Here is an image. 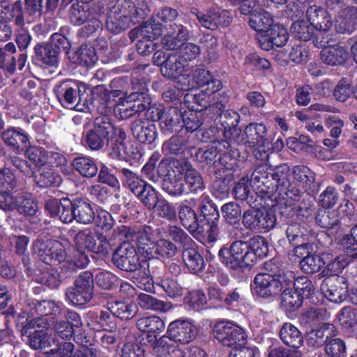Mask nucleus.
Returning <instances> with one entry per match:
<instances>
[{
    "mask_svg": "<svg viewBox=\"0 0 357 357\" xmlns=\"http://www.w3.org/2000/svg\"><path fill=\"white\" fill-rule=\"evenodd\" d=\"M290 31L294 37L299 40L307 42L312 40L314 43H318L317 29L308 21L298 19L290 26Z\"/></svg>",
    "mask_w": 357,
    "mask_h": 357,
    "instance_id": "nucleus-40",
    "label": "nucleus"
},
{
    "mask_svg": "<svg viewBox=\"0 0 357 357\" xmlns=\"http://www.w3.org/2000/svg\"><path fill=\"white\" fill-rule=\"evenodd\" d=\"M68 197L56 199L50 197L45 201V211L50 215L51 218H59V220L66 223V217L67 215L65 206L69 204Z\"/></svg>",
    "mask_w": 357,
    "mask_h": 357,
    "instance_id": "nucleus-57",
    "label": "nucleus"
},
{
    "mask_svg": "<svg viewBox=\"0 0 357 357\" xmlns=\"http://www.w3.org/2000/svg\"><path fill=\"white\" fill-rule=\"evenodd\" d=\"M192 80L195 85L192 87L203 89L208 94H215L222 91L221 80L213 75L212 73L206 69L197 68L192 74Z\"/></svg>",
    "mask_w": 357,
    "mask_h": 357,
    "instance_id": "nucleus-28",
    "label": "nucleus"
},
{
    "mask_svg": "<svg viewBox=\"0 0 357 357\" xmlns=\"http://www.w3.org/2000/svg\"><path fill=\"white\" fill-rule=\"evenodd\" d=\"M323 282L328 287L326 296L331 302L340 303L344 301L348 292V284L344 278H327Z\"/></svg>",
    "mask_w": 357,
    "mask_h": 357,
    "instance_id": "nucleus-33",
    "label": "nucleus"
},
{
    "mask_svg": "<svg viewBox=\"0 0 357 357\" xmlns=\"http://www.w3.org/2000/svg\"><path fill=\"white\" fill-rule=\"evenodd\" d=\"M198 334V328L191 321L183 319L174 320L169 324L166 337L185 344L193 341Z\"/></svg>",
    "mask_w": 357,
    "mask_h": 357,
    "instance_id": "nucleus-18",
    "label": "nucleus"
},
{
    "mask_svg": "<svg viewBox=\"0 0 357 357\" xmlns=\"http://www.w3.org/2000/svg\"><path fill=\"white\" fill-rule=\"evenodd\" d=\"M16 52V46L13 42L0 45V69H2L3 72L10 75L15 73L16 70L15 54Z\"/></svg>",
    "mask_w": 357,
    "mask_h": 357,
    "instance_id": "nucleus-54",
    "label": "nucleus"
},
{
    "mask_svg": "<svg viewBox=\"0 0 357 357\" xmlns=\"http://www.w3.org/2000/svg\"><path fill=\"white\" fill-rule=\"evenodd\" d=\"M161 154L155 151L148 162L143 166L142 172L151 181L156 183L172 174L170 172V162L167 158L160 160Z\"/></svg>",
    "mask_w": 357,
    "mask_h": 357,
    "instance_id": "nucleus-17",
    "label": "nucleus"
},
{
    "mask_svg": "<svg viewBox=\"0 0 357 357\" xmlns=\"http://www.w3.org/2000/svg\"><path fill=\"white\" fill-rule=\"evenodd\" d=\"M86 325L95 331L114 332L117 328V324L114 315L107 310H89L86 313Z\"/></svg>",
    "mask_w": 357,
    "mask_h": 357,
    "instance_id": "nucleus-24",
    "label": "nucleus"
},
{
    "mask_svg": "<svg viewBox=\"0 0 357 357\" xmlns=\"http://www.w3.org/2000/svg\"><path fill=\"white\" fill-rule=\"evenodd\" d=\"M29 305L31 310H33L40 317L60 316L64 308V305L61 302H56L52 300L33 301L29 303Z\"/></svg>",
    "mask_w": 357,
    "mask_h": 357,
    "instance_id": "nucleus-52",
    "label": "nucleus"
},
{
    "mask_svg": "<svg viewBox=\"0 0 357 357\" xmlns=\"http://www.w3.org/2000/svg\"><path fill=\"white\" fill-rule=\"evenodd\" d=\"M256 34V40L259 47L266 51L271 50L274 46L282 47L289 40L287 29L282 25L274 24L266 31Z\"/></svg>",
    "mask_w": 357,
    "mask_h": 357,
    "instance_id": "nucleus-16",
    "label": "nucleus"
},
{
    "mask_svg": "<svg viewBox=\"0 0 357 357\" xmlns=\"http://www.w3.org/2000/svg\"><path fill=\"white\" fill-rule=\"evenodd\" d=\"M96 206L87 197H73L69 199V204L65 206L67 215L66 223L73 220L83 225H89L94 222Z\"/></svg>",
    "mask_w": 357,
    "mask_h": 357,
    "instance_id": "nucleus-10",
    "label": "nucleus"
},
{
    "mask_svg": "<svg viewBox=\"0 0 357 357\" xmlns=\"http://www.w3.org/2000/svg\"><path fill=\"white\" fill-rule=\"evenodd\" d=\"M177 342L165 335L158 340V352L161 357H185V352L181 349Z\"/></svg>",
    "mask_w": 357,
    "mask_h": 357,
    "instance_id": "nucleus-64",
    "label": "nucleus"
},
{
    "mask_svg": "<svg viewBox=\"0 0 357 357\" xmlns=\"http://www.w3.org/2000/svg\"><path fill=\"white\" fill-rule=\"evenodd\" d=\"M36 185L40 189L56 188L62 182L61 175L54 169L45 167L40 169L38 173L33 176Z\"/></svg>",
    "mask_w": 357,
    "mask_h": 357,
    "instance_id": "nucleus-49",
    "label": "nucleus"
},
{
    "mask_svg": "<svg viewBox=\"0 0 357 357\" xmlns=\"http://www.w3.org/2000/svg\"><path fill=\"white\" fill-rule=\"evenodd\" d=\"M33 248L40 261L47 265L52 266L56 263L61 265L66 257V248L58 240L38 238L33 243Z\"/></svg>",
    "mask_w": 357,
    "mask_h": 357,
    "instance_id": "nucleus-8",
    "label": "nucleus"
},
{
    "mask_svg": "<svg viewBox=\"0 0 357 357\" xmlns=\"http://www.w3.org/2000/svg\"><path fill=\"white\" fill-rule=\"evenodd\" d=\"M294 179L298 182L307 195L314 197L320 189V183L316 181V174L307 166L296 165L293 168Z\"/></svg>",
    "mask_w": 357,
    "mask_h": 357,
    "instance_id": "nucleus-29",
    "label": "nucleus"
},
{
    "mask_svg": "<svg viewBox=\"0 0 357 357\" xmlns=\"http://www.w3.org/2000/svg\"><path fill=\"white\" fill-rule=\"evenodd\" d=\"M70 59L73 63L90 68L94 66L98 58L93 45L90 43H84L74 52Z\"/></svg>",
    "mask_w": 357,
    "mask_h": 357,
    "instance_id": "nucleus-41",
    "label": "nucleus"
},
{
    "mask_svg": "<svg viewBox=\"0 0 357 357\" xmlns=\"http://www.w3.org/2000/svg\"><path fill=\"white\" fill-rule=\"evenodd\" d=\"M232 143L238 144V140L230 141L229 147L222 145V151L218 156V163L221 165V167L216 170L234 174L236 168L238 167V158L240 157V153L237 149L232 148Z\"/></svg>",
    "mask_w": 357,
    "mask_h": 357,
    "instance_id": "nucleus-39",
    "label": "nucleus"
},
{
    "mask_svg": "<svg viewBox=\"0 0 357 357\" xmlns=\"http://www.w3.org/2000/svg\"><path fill=\"white\" fill-rule=\"evenodd\" d=\"M182 116L183 112L176 107L165 109L160 122L162 130L169 132L178 131L181 128Z\"/></svg>",
    "mask_w": 357,
    "mask_h": 357,
    "instance_id": "nucleus-58",
    "label": "nucleus"
},
{
    "mask_svg": "<svg viewBox=\"0 0 357 357\" xmlns=\"http://www.w3.org/2000/svg\"><path fill=\"white\" fill-rule=\"evenodd\" d=\"M280 338L287 346L298 349L303 344V337L298 328L290 323H285L280 330Z\"/></svg>",
    "mask_w": 357,
    "mask_h": 357,
    "instance_id": "nucleus-53",
    "label": "nucleus"
},
{
    "mask_svg": "<svg viewBox=\"0 0 357 357\" xmlns=\"http://www.w3.org/2000/svg\"><path fill=\"white\" fill-rule=\"evenodd\" d=\"M122 17L130 18L135 24L144 20L150 13V8L146 1H133L125 0L112 7L109 10Z\"/></svg>",
    "mask_w": 357,
    "mask_h": 357,
    "instance_id": "nucleus-14",
    "label": "nucleus"
},
{
    "mask_svg": "<svg viewBox=\"0 0 357 357\" xmlns=\"http://www.w3.org/2000/svg\"><path fill=\"white\" fill-rule=\"evenodd\" d=\"M286 236L291 245L304 244L314 238V232L297 222H291L287 225Z\"/></svg>",
    "mask_w": 357,
    "mask_h": 357,
    "instance_id": "nucleus-44",
    "label": "nucleus"
},
{
    "mask_svg": "<svg viewBox=\"0 0 357 357\" xmlns=\"http://www.w3.org/2000/svg\"><path fill=\"white\" fill-rule=\"evenodd\" d=\"M189 111L183 112L181 128H185L188 132H198L206 121L204 112L198 109V107L192 105Z\"/></svg>",
    "mask_w": 357,
    "mask_h": 357,
    "instance_id": "nucleus-51",
    "label": "nucleus"
},
{
    "mask_svg": "<svg viewBox=\"0 0 357 357\" xmlns=\"http://www.w3.org/2000/svg\"><path fill=\"white\" fill-rule=\"evenodd\" d=\"M121 172L123 187L133 194L149 210L155 209L158 204L160 193L133 171L123 168Z\"/></svg>",
    "mask_w": 357,
    "mask_h": 357,
    "instance_id": "nucleus-5",
    "label": "nucleus"
},
{
    "mask_svg": "<svg viewBox=\"0 0 357 357\" xmlns=\"http://www.w3.org/2000/svg\"><path fill=\"white\" fill-rule=\"evenodd\" d=\"M274 211L265 208H250L243 211L242 225L251 232L265 234L276 225Z\"/></svg>",
    "mask_w": 357,
    "mask_h": 357,
    "instance_id": "nucleus-7",
    "label": "nucleus"
},
{
    "mask_svg": "<svg viewBox=\"0 0 357 357\" xmlns=\"http://www.w3.org/2000/svg\"><path fill=\"white\" fill-rule=\"evenodd\" d=\"M90 89L84 84L66 80L54 88V93L59 103L66 109L83 111L88 105Z\"/></svg>",
    "mask_w": 357,
    "mask_h": 357,
    "instance_id": "nucleus-4",
    "label": "nucleus"
},
{
    "mask_svg": "<svg viewBox=\"0 0 357 357\" xmlns=\"http://www.w3.org/2000/svg\"><path fill=\"white\" fill-rule=\"evenodd\" d=\"M126 133L123 128L117 130L115 135L107 142L109 155L113 159L122 160L126 159L128 146L126 144Z\"/></svg>",
    "mask_w": 357,
    "mask_h": 357,
    "instance_id": "nucleus-50",
    "label": "nucleus"
},
{
    "mask_svg": "<svg viewBox=\"0 0 357 357\" xmlns=\"http://www.w3.org/2000/svg\"><path fill=\"white\" fill-rule=\"evenodd\" d=\"M337 317L341 331L350 337L357 336V310L352 306L343 307Z\"/></svg>",
    "mask_w": 357,
    "mask_h": 357,
    "instance_id": "nucleus-38",
    "label": "nucleus"
},
{
    "mask_svg": "<svg viewBox=\"0 0 357 357\" xmlns=\"http://www.w3.org/2000/svg\"><path fill=\"white\" fill-rule=\"evenodd\" d=\"M220 211L227 225L232 226L236 229H243L241 227L243 213L241 207L238 204L234 202L225 203L221 206Z\"/></svg>",
    "mask_w": 357,
    "mask_h": 357,
    "instance_id": "nucleus-56",
    "label": "nucleus"
},
{
    "mask_svg": "<svg viewBox=\"0 0 357 357\" xmlns=\"http://www.w3.org/2000/svg\"><path fill=\"white\" fill-rule=\"evenodd\" d=\"M71 165L73 169L82 177L92 178L97 176L98 166L96 160L87 155H79L75 157Z\"/></svg>",
    "mask_w": 357,
    "mask_h": 357,
    "instance_id": "nucleus-46",
    "label": "nucleus"
},
{
    "mask_svg": "<svg viewBox=\"0 0 357 357\" xmlns=\"http://www.w3.org/2000/svg\"><path fill=\"white\" fill-rule=\"evenodd\" d=\"M90 259L86 250L75 245L72 251L67 254L63 263L60 265L61 273L66 278L73 277L79 269L84 268L89 264Z\"/></svg>",
    "mask_w": 357,
    "mask_h": 357,
    "instance_id": "nucleus-20",
    "label": "nucleus"
},
{
    "mask_svg": "<svg viewBox=\"0 0 357 357\" xmlns=\"http://www.w3.org/2000/svg\"><path fill=\"white\" fill-rule=\"evenodd\" d=\"M222 141L218 145L212 146L207 149L202 148H196L195 146L190 149V157L195 161L202 164V166L208 165L213 166L218 162V156L222 151Z\"/></svg>",
    "mask_w": 357,
    "mask_h": 357,
    "instance_id": "nucleus-45",
    "label": "nucleus"
},
{
    "mask_svg": "<svg viewBox=\"0 0 357 357\" xmlns=\"http://www.w3.org/2000/svg\"><path fill=\"white\" fill-rule=\"evenodd\" d=\"M121 128L114 125L112 120L107 115L98 116L94 119L93 125L91 129L96 131L100 136H102L107 142L112 135H115L118 130Z\"/></svg>",
    "mask_w": 357,
    "mask_h": 357,
    "instance_id": "nucleus-63",
    "label": "nucleus"
},
{
    "mask_svg": "<svg viewBox=\"0 0 357 357\" xmlns=\"http://www.w3.org/2000/svg\"><path fill=\"white\" fill-rule=\"evenodd\" d=\"M248 24L252 29L256 31V34H264L263 31H266L274 24V20L270 13L264 9H259V10L251 14Z\"/></svg>",
    "mask_w": 357,
    "mask_h": 357,
    "instance_id": "nucleus-59",
    "label": "nucleus"
},
{
    "mask_svg": "<svg viewBox=\"0 0 357 357\" xmlns=\"http://www.w3.org/2000/svg\"><path fill=\"white\" fill-rule=\"evenodd\" d=\"M114 265L121 271L132 272L144 266H149L146 259H140L136 248L128 244L119 247L112 254Z\"/></svg>",
    "mask_w": 357,
    "mask_h": 357,
    "instance_id": "nucleus-13",
    "label": "nucleus"
},
{
    "mask_svg": "<svg viewBox=\"0 0 357 357\" xmlns=\"http://www.w3.org/2000/svg\"><path fill=\"white\" fill-rule=\"evenodd\" d=\"M61 275H63L61 271L59 272L56 268L45 267L40 269L38 273H35L32 280L51 289H57L62 282Z\"/></svg>",
    "mask_w": 357,
    "mask_h": 357,
    "instance_id": "nucleus-48",
    "label": "nucleus"
},
{
    "mask_svg": "<svg viewBox=\"0 0 357 357\" xmlns=\"http://www.w3.org/2000/svg\"><path fill=\"white\" fill-rule=\"evenodd\" d=\"M75 245L96 254L107 256L109 253L110 243L106 236L90 229L79 231L75 236Z\"/></svg>",
    "mask_w": 357,
    "mask_h": 357,
    "instance_id": "nucleus-12",
    "label": "nucleus"
},
{
    "mask_svg": "<svg viewBox=\"0 0 357 357\" xmlns=\"http://www.w3.org/2000/svg\"><path fill=\"white\" fill-rule=\"evenodd\" d=\"M131 91L130 93L126 96L128 100H140L146 105L149 103L150 97L148 94V84L144 77H132Z\"/></svg>",
    "mask_w": 357,
    "mask_h": 357,
    "instance_id": "nucleus-61",
    "label": "nucleus"
},
{
    "mask_svg": "<svg viewBox=\"0 0 357 357\" xmlns=\"http://www.w3.org/2000/svg\"><path fill=\"white\" fill-rule=\"evenodd\" d=\"M9 211H16L26 218H33L38 211V202L30 192H15L13 194V201Z\"/></svg>",
    "mask_w": 357,
    "mask_h": 357,
    "instance_id": "nucleus-26",
    "label": "nucleus"
},
{
    "mask_svg": "<svg viewBox=\"0 0 357 357\" xmlns=\"http://www.w3.org/2000/svg\"><path fill=\"white\" fill-rule=\"evenodd\" d=\"M306 17L319 32H326L332 27L331 16L327 10L321 6L312 5L308 7Z\"/></svg>",
    "mask_w": 357,
    "mask_h": 357,
    "instance_id": "nucleus-34",
    "label": "nucleus"
},
{
    "mask_svg": "<svg viewBox=\"0 0 357 357\" xmlns=\"http://www.w3.org/2000/svg\"><path fill=\"white\" fill-rule=\"evenodd\" d=\"M33 64L43 68L57 67L60 58L47 42L38 43L31 56Z\"/></svg>",
    "mask_w": 357,
    "mask_h": 357,
    "instance_id": "nucleus-27",
    "label": "nucleus"
},
{
    "mask_svg": "<svg viewBox=\"0 0 357 357\" xmlns=\"http://www.w3.org/2000/svg\"><path fill=\"white\" fill-rule=\"evenodd\" d=\"M94 296L93 275L90 271L81 272L72 286L65 291L66 301L80 309L85 308Z\"/></svg>",
    "mask_w": 357,
    "mask_h": 357,
    "instance_id": "nucleus-6",
    "label": "nucleus"
},
{
    "mask_svg": "<svg viewBox=\"0 0 357 357\" xmlns=\"http://www.w3.org/2000/svg\"><path fill=\"white\" fill-rule=\"evenodd\" d=\"M12 20L18 26L24 24L23 3L16 1L10 5L7 1H0V22H8Z\"/></svg>",
    "mask_w": 357,
    "mask_h": 357,
    "instance_id": "nucleus-37",
    "label": "nucleus"
},
{
    "mask_svg": "<svg viewBox=\"0 0 357 357\" xmlns=\"http://www.w3.org/2000/svg\"><path fill=\"white\" fill-rule=\"evenodd\" d=\"M209 301L218 307H233L244 300V296L240 288H234L229 292H225L218 286L209 287L207 289Z\"/></svg>",
    "mask_w": 357,
    "mask_h": 357,
    "instance_id": "nucleus-22",
    "label": "nucleus"
},
{
    "mask_svg": "<svg viewBox=\"0 0 357 357\" xmlns=\"http://www.w3.org/2000/svg\"><path fill=\"white\" fill-rule=\"evenodd\" d=\"M188 67V63L184 62L177 54H172L166 57L160 71L163 77L175 80L183 76Z\"/></svg>",
    "mask_w": 357,
    "mask_h": 357,
    "instance_id": "nucleus-36",
    "label": "nucleus"
},
{
    "mask_svg": "<svg viewBox=\"0 0 357 357\" xmlns=\"http://www.w3.org/2000/svg\"><path fill=\"white\" fill-rule=\"evenodd\" d=\"M1 137L13 151H22L30 144L28 133L20 127H8L1 132Z\"/></svg>",
    "mask_w": 357,
    "mask_h": 357,
    "instance_id": "nucleus-30",
    "label": "nucleus"
},
{
    "mask_svg": "<svg viewBox=\"0 0 357 357\" xmlns=\"http://www.w3.org/2000/svg\"><path fill=\"white\" fill-rule=\"evenodd\" d=\"M272 274L257 273L250 284L252 294L257 299L270 300L278 295Z\"/></svg>",
    "mask_w": 357,
    "mask_h": 357,
    "instance_id": "nucleus-25",
    "label": "nucleus"
},
{
    "mask_svg": "<svg viewBox=\"0 0 357 357\" xmlns=\"http://www.w3.org/2000/svg\"><path fill=\"white\" fill-rule=\"evenodd\" d=\"M322 62L328 66L343 65L348 59L349 52L342 46L335 44L324 46L320 54Z\"/></svg>",
    "mask_w": 357,
    "mask_h": 357,
    "instance_id": "nucleus-42",
    "label": "nucleus"
},
{
    "mask_svg": "<svg viewBox=\"0 0 357 357\" xmlns=\"http://www.w3.org/2000/svg\"><path fill=\"white\" fill-rule=\"evenodd\" d=\"M124 83L123 77H116L111 81L110 90L98 89L92 92L93 104L102 105L103 107H116V103L113 104V102H115L116 98H119V102H122L126 93L123 89H118V87L122 86Z\"/></svg>",
    "mask_w": 357,
    "mask_h": 357,
    "instance_id": "nucleus-19",
    "label": "nucleus"
},
{
    "mask_svg": "<svg viewBox=\"0 0 357 357\" xmlns=\"http://www.w3.org/2000/svg\"><path fill=\"white\" fill-rule=\"evenodd\" d=\"M133 137L140 144L155 146V141L158 136L156 125L151 121L139 119L133 121L130 125Z\"/></svg>",
    "mask_w": 357,
    "mask_h": 357,
    "instance_id": "nucleus-21",
    "label": "nucleus"
},
{
    "mask_svg": "<svg viewBox=\"0 0 357 357\" xmlns=\"http://www.w3.org/2000/svg\"><path fill=\"white\" fill-rule=\"evenodd\" d=\"M268 243L265 237L255 236L248 241L236 240L229 247L223 245L218 251L220 261L227 268L238 271L253 266L268 253Z\"/></svg>",
    "mask_w": 357,
    "mask_h": 357,
    "instance_id": "nucleus-3",
    "label": "nucleus"
},
{
    "mask_svg": "<svg viewBox=\"0 0 357 357\" xmlns=\"http://www.w3.org/2000/svg\"><path fill=\"white\" fill-rule=\"evenodd\" d=\"M335 331L333 324L324 323L319 328L313 329L309 334L307 344L314 349L319 348L328 342L330 336Z\"/></svg>",
    "mask_w": 357,
    "mask_h": 357,
    "instance_id": "nucleus-55",
    "label": "nucleus"
},
{
    "mask_svg": "<svg viewBox=\"0 0 357 357\" xmlns=\"http://www.w3.org/2000/svg\"><path fill=\"white\" fill-rule=\"evenodd\" d=\"M215 179L211 185V194L217 199L227 197L234 183V175L224 171L215 170Z\"/></svg>",
    "mask_w": 357,
    "mask_h": 357,
    "instance_id": "nucleus-35",
    "label": "nucleus"
},
{
    "mask_svg": "<svg viewBox=\"0 0 357 357\" xmlns=\"http://www.w3.org/2000/svg\"><path fill=\"white\" fill-rule=\"evenodd\" d=\"M194 147L190 145L188 139L182 135H174L162 144L163 152L167 154L183 156L188 158L190 156V149Z\"/></svg>",
    "mask_w": 357,
    "mask_h": 357,
    "instance_id": "nucleus-43",
    "label": "nucleus"
},
{
    "mask_svg": "<svg viewBox=\"0 0 357 357\" xmlns=\"http://www.w3.org/2000/svg\"><path fill=\"white\" fill-rule=\"evenodd\" d=\"M190 13L196 17L202 26L211 31L227 27L233 20L231 13L225 9L209 8L202 11L198 8H192Z\"/></svg>",
    "mask_w": 357,
    "mask_h": 357,
    "instance_id": "nucleus-11",
    "label": "nucleus"
},
{
    "mask_svg": "<svg viewBox=\"0 0 357 357\" xmlns=\"http://www.w3.org/2000/svg\"><path fill=\"white\" fill-rule=\"evenodd\" d=\"M289 167L286 164L269 168L260 165L251 174L250 181L257 185L261 193L268 197L275 196L288 206L294 205L303 195L298 184L291 182Z\"/></svg>",
    "mask_w": 357,
    "mask_h": 357,
    "instance_id": "nucleus-1",
    "label": "nucleus"
},
{
    "mask_svg": "<svg viewBox=\"0 0 357 357\" xmlns=\"http://www.w3.org/2000/svg\"><path fill=\"white\" fill-rule=\"evenodd\" d=\"M194 245H187L183 248L182 259L189 272L196 274L202 272L206 264L203 257Z\"/></svg>",
    "mask_w": 357,
    "mask_h": 357,
    "instance_id": "nucleus-47",
    "label": "nucleus"
},
{
    "mask_svg": "<svg viewBox=\"0 0 357 357\" xmlns=\"http://www.w3.org/2000/svg\"><path fill=\"white\" fill-rule=\"evenodd\" d=\"M170 33L162 38V44L168 50H175L183 46L190 39L189 29L181 24L171 25Z\"/></svg>",
    "mask_w": 357,
    "mask_h": 357,
    "instance_id": "nucleus-32",
    "label": "nucleus"
},
{
    "mask_svg": "<svg viewBox=\"0 0 357 357\" xmlns=\"http://www.w3.org/2000/svg\"><path fill=\"white\" fill-rule=\"evenodd\" d=\"M153 228L149 225H144L138 229L134 241L136 242V250L138 255H140L146 261L154 258V251L156 242L152 239Z\"/></svg>",
    "mask_w": 357,
    "mask_h": 357,
    "instance_id": "nucleus-31",
    "label": "nucleus"
},
{
    "mask_svg": "<svg viewBox=\"0 0 357 357\" xmlns=\"http://www.w3.org/2000/svg\"><path fill=\"white\" fill-rule=\"evenodd\" d=\"M213 335L219 343L227 347L245 344L247 342L245 331L229 321L222 320L215 324L213 328Z\"/></svg>",
    "mask_w": 357,
    "mask_h": 357,
    "instance_id": "nucleus-9",
    "label": "nucleus"
},
{
    "mask_svg": "<svg viewBox=\"0 0 357 357\" xmlns=\"http://www.w3.org/2000/svg\"><path fill=\"white\" fill-rule=\"evenodd\" d=\"M241 116L238 112L233 109H225L218 119L220 129L223 138L221 144L227 147L230 141H236L240 138L241 129L238 125Z\"/></svg>",
    "mask_w": 357,
    "mask_h": 357,
    "instance_id": "nucleus-15",
    "label": "nucleus"
},
{
    "mask_svg": "<svg viewBox=\"0 0 357 357\" xmlns=\"http://www.w3.org/2000/svg\"><path fill=\"white\" fill-rule=\"evenodd\" d=\"M136 326L141 332L160 334L165 328V322L159 316L149 315L139 318L136 321Z\"/></svg>",
    "mask_w": 357,
    "mask_h": 357,
    "instance_id": "nucleus-62",
    "label": "nucleus"
},
{
    "mask_svg": "<svg viewBox=\"0 0 357 357\" xmlns=\"http://www.w3.org/2000/svg\"><path fill=\"white\" fill-rule=\"evenodd\" d=\"M107 309L116 317L121 320H129L132 319L137 314V306L132 303L125 301H114L107 304Z\"/></svg>",
    "mask_w": 357,
    "mask_h": 357,
    "instance_id": "nucleus-60",
    "label": "nucleus"
},
{
    "mask_svg": "<svg viewBox=\"0 0 357 357\" xmlns=\"http://www.w3.org/2000/svg\"><path fill=\"white\" fill-rule=\"evenodd\" d=\"M196 211L190 202L185 199L178 206L177 217L181 225L203 244L218 241L220 234V213L212 201L199 205Z\"/></svg>",
    "mask_w": 357,
    "mask_h": 357,
    "instance_id": "nucleus-2",
    "label": "nucleus"
},
{
    "mask_svg": "<svg viewBox=\"0 0 357 357\" xmlns=\"http://www.w3.org/2000/svg\"><path fill=\"white\" fill-rule=\"evenodd\" d=\"M238 144L248 145L255 147L257 144H271L266 126L263 123L252 122L244 128Z\"/></svg>",
    "mask_w": 357,
    "mask_h": 357,
    "instance_id": "nucleus-23",
    "label": "nucleus"
}]
</instances>
